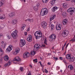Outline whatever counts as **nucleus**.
Masks as SVG:
<instances>
[{
	"label": "nucleus",
	"instance_id": "f257e3e1",
	"mask_svg": "<svg viewBox=\"0 0 75 75\" xmlns=\"http://www.w3.org/2000/svg\"><path fill=\"white\" fill-rule=\"evenodd\" d=\"M40 47H41V46L40 44H36L35 45L34 51H31L30 52V56L31 57L35 55V54H36L35 51L39 50Z\"/></svg>",
	"mask_w": 75,
	"mask_h": 75
},
{
	"label": "nucleus",
	"instance_id": "f03ea898",
	"mask_svg": "<svg viewBox=\"0 0 75 75\" xmlns=\"http://www.w3.org/2000/svg\"><path fill=\"white\" fill-rule=\"evenodd\" d=\"M34 35L35 36L36 39L38 40L39 37H42V33L40 31H36L34 34Z\"/></svg>",
	"mask_w": 75,
	"mask_h": 75
},
{
	"label": "nucleus",
	"instance_id": "7ed1b4c3",
	"mask_svg": "<svg viewBox=\"0 0 75 75\" xmlns=\"http://www.w3.org/2000/svg\"><path fill=\"white\" fill-rule=\"evenodd\" d=\"M48 9L47 8H43L42 9L40 12L41 16H43L46 15L48 13Z\"/></svg>",
	"mask_w": 75,
	"mask_h": 75
},
{
	"label": "nucleus",
	"instance_id": "20e7f679",
	"mask_svg": "<svg viewBox=\"0 0 75 75\" xmlns=\"http://www.w3.org/2000/svg\"><path fill=\"white\" fill-rule=\"evenodd\" d=\"M14 63L15 64H20L21 61V58L19 56L16 57L14 59H13Z\"/></svg>",
	"mask_w": 75,
	"mask_h": 75
},
{
	"label": "nucleus",
	"instance_id": "39448f33",
	"mask_svg": "<svg viewBox=\"0 0 75 75\" xmlns=\"http://www.w3.org/2000/svg\"><path fill=\"white\" fill-rule=\"evenodd\" d=\"M68 31L67 30L63 31L62 34V35L63 37H66L69 34Z\"/></svg>",
	"mask_w": 75,
	"mask_h": 75
},
{
	"label": "nucleus",
	"instance_id": "423d86ee",
	"mask_svg": "<svg viewBox=\"0 0 75 75\" xmlns=\"http://www.w3.org/2000/svg\"><path fill=\"white\" fill-rule=\"evenodd\" d=\"M17 33H18V32L17 30H15L12 32L11 33V35L13 38H16V35H17Z\"/></svg>",
	"mask_w": 75,
	"mask_h": 75
},
{
	"label": "nucleus",
	"instance_id": "0eeeda50",
	"mask_svg": "<svg viewBox=\"0 0 75 75\" xmlns=\"http://www.w3.org/2000/svg\"><path fill=\"white\" fill-rule=\"evenodd\" d=\"M26 43L25 40H24L21 39V43H20L19 45L20 47H23L24 45H25Z\"/></svg>",
	"mask_w": 75,
	"mask_h": 75
},
{
	"label": "nucleus",
	"instance_id": "6e6552de",
	"mask_svg": "<svg viewBox=\"0 0 75 75\" xmlns=\"http://www.w3.org/2000/svg\"><path fill=\"white\" fill-rule=\"evenodd\" d=\"M67 12L69 13H71L72 14V13L75 12V8H70L67 10Z\"/></svg>",
	"mask_w": 75,
	"mask_h": 75
},
{
	"label": "nucleus",
	"instance_id": "1a4fd4ad",
	"mask_svg": "<svg viewBox=\"0 0 75 75\" xmlns=\"http://www.w3.org/2000/svg\"><path fill=\"white\" fill-rule=\"evenodd\" d=\"M47 23L45 21H43L41 23V25L42 27H43L45 29L47 27Z\"/></svg>",
	"mask_w": 75,
	"mask_h": 75
},
{
	"label": "nucleus",
	"instance_id": "9d476101",
	"mask_svg": "<svg viewBox=\"0 0 75 75\" xmlns=\"http://www.w3.org/2000/svg\"><path fill=\"white\" fill-rule=\"evenodd\" d=\"M50 38L52 41L53 40H54L56 38V35L54 34H52L50 36Z\"/></svg>",
	"mask_w": 75,
	"mask_h": 75
},
{
	"label": "nucleus",
	"instance_id": "9b49d317",
	"mask_svg": "<svg viewBox=\"0 0 75 75\" xmlns=\"http://www.w3.org/2000/svg\"><path fill=\"white\" fill-rule=\"evenodd\" d=\"M20 48H16L15 50V52H13V54L14 55H17V54H18L20 52Z\"/></svg>",
	"mask_w": 75,
	"mask_h": 75
},
{
	"label": "nucleus",
	"instance_id": "f8f14e48",
	"mask_svg": "<svg viewBox=\"0 0 75 75\" xmlns=\"http://www.w3.org/2000/svg\"><path fill=\"white\" fill-rule=\"evenodd\" d=\"M40 6V4L38 3L37 4L36 6L34 7L33 9L34 11H37V10H38V6Z\"/></svg>",
	"mask_w": 75,
	"mask_h": 75
},
{
	"label": "nucleus",
	"instance_id": "ddd939ff",
	"mask_svg": "<svg viewBox=\"0 0 75 75\" xmlns=\"http://www.w3.org/2000/svg\"><path fill=\"white\" fill-rule=\"evenodd\" d=\"M27 40L28 42H31L32 41V36L31 35H28Z\"/></svg>",
	"mask_w": 75,
	"mask_h": 75
},
{
	"label": "nucleus",
	"instance_id": "4468645a",
	"mask_svg": "<svg viewBox=\"0 0 75 75\" xmlns=\"http://www.w3.org/2000/svg\"><path fill=\"white\" fill-rule=\"evenodd\" d=\"M61 27H62L61 25L59 24L56 26V28L57 30H61Z\"/></svg>",
	"mask_w": 75,
	"mask_h": 75
},
{
	"label": "nucleus",
	"instance_id": "2eb2a0df",
	"mask_svg": "<svg viewBox=\"0 0 75 75\" xmlns=\"http://www.w3.org/2000/svg\"><path fill=\"white\" fill-rule=\"evenodd\" d=\"M29 56H30V53L28 52H27L23 54V58H27Z\"/></svg>",
	"mask_w": 75,
	"mask_h": 75
},
{
	"label": "nucleus",
	"instance_id": "dca6fc26",
	"mask_svg": "<svg viewBox=\"0 0 75 75\" xmlns=\"http://www.w3.org/2000/svg\"><path fill=\"white\" fill-rule=\"evenodd\" d=\"M11 47H12V46L11 45H9L8 47L6 49V52H10V51H11L12 50Z\"/></svg>",
	"mask_w": 75,
	"mask_h": 75
},
{
	"label": "nucleus",
	"instance_id": "f3484780",
	"mask_svg": "<svg viewBox=\"0 0 75 75\" xmlns=\"http://www.w3.org/2000/svg\"><path fill=\"white\" fill-rule=\"evenodd\" d=\"M6 18V16L4 14H0V19L1 20H4Z\"/></svg>",
	"mask_w": 75,
	"mask_h": 75
},
{
	"label": "nucleus",
	"instance_id": "a211bd4d",
	"mask_svg": "<svg viewBox=\"0 0 75 75\" xmlns=\"http://www.w3.org/2000/svg\"><path fill=\"white\" fill-rule=\"evenodd\" d=\"M16 15V14L14 12H12L8 14V16L9 17H13Z\"/></svg>",
	"mask_w": 75,
	"mask_h": 75
},
{
	"label": "nucleus",
	"instance_id": "6ab92c4d",
	"mask_svg": "<svg viewBox=\"0 0 75 75\" xmlns=\"http://www.w3.org/2000/svg\"><path fill=\"white\" fill-rule=\"evenodd\" d=\"M62 6L64 8H68V4L67 3H65L62 4Z\"/></svg>",
	"mask_w": 75,
	"mask_h": 75
},
{
	"label": "nucleus",
	"instance_id": "aec40b11",
	"mask_svg": "<svg viewBox=\"0 0 75 75\" xmlns=\"http://www.w3.org/2000/svg\"><path fill=\"white\" fill-rule=\"evenodd\" d=\"M58 8H59L56 6L52 8V11H54V12H55V11H56L57 10Z\"/></svg>",
	"mask_w": 75,
	"mask_h": 75
},
{
	"label": "nucleus",
	"instance_id": "412c9836",
	"mask_svg": "<svg viewBox=\"0 0 75 75\" xmlns=\"http://www.w3.org/2000/svg\"><path fill=\"white\" fill-rule=\"evenodd\" d=\"M55 17H56V15H54L52 16H51L50 17V21H51L52 20H54V19H55Z\"/></svg>",
	"mask_w": 75,
	"mask_h": 75
},
{
	"label": "nucleus",
	"instance_id": "4be33fe9",
	"mask_svg": "<svg viewBox=\"0 0 75 75\" xmlns=\"http://www.w3.org/2000/svg\"><path fill=\"white\" fill-rule=\"evenodd\" d=\"M68 23V20L67 19H65L63 20L62 21V23L64 25H66Z\"/></svg>",
	"mask_w": 75,
	"mask_h": 75
},
{
	"label": "nucleus",
	"instance_id": "5701e85b",
	"mask_svg": "<svg viewBox=\"0 0 75 75\" xmlns=\"http://www.w3.org/2000/svg\"><path fill=\"white\" fill-rule=\"evenodd\" d=\"M11 23L12 24L14 25L17 23V21L16 19H14L12 21Z\"/></svg>",
	"mask_w": 75,
	"mask_h": 75
},
{
	"label": "nucleus",
	"instance_id": "b1692460",
	"mask_svg": "<svg viewBox=\"0 0 75 75\" xmlns=\"http://www.w3.org/2000/svg\"><path fill=\"white\" fill-rule=\"evenodd\" d=\"M4 58L5 61H8L9 59V57H8L7 55H5L4 57Z\"/></svg>",
	"mask_w": 75,
	"mask_h": 75
},
{
	"label": "nucleus",
	"instance_id": "393cba45",
	"mask_svg": "<svg viewBox=\"0 0 75 75\" xmlns=\"http://www.w3.org/2000/svg\"><path fill=\"white\" fill-rule=\"evenodd\" d=\"M68 68L70 70H72V69H73V68H74V67L73 66L71 65H69L68 67Z\"/></svg>",
	"mask_w": 75,
	"mask_h": 75
},
{
	"label": "nucleus",
	"instance_id": "a878e982",
	"mask_svg": "<svg viewBox=\"0 0 75 75\" xmlns=\"http://www.w3.org/2000/svg\"><path fill=\"white\" fill-rule=\"evenodd\" d=\"M56 0H51L50 1V4L52 5H54L55 3Z\"/></svg>",
	"mask_w": 75,
	"mask_h": 75
},
{
	"label": "nucleus",
	"instance_id": "bb28decb",
	"mask_svg": "<svg viewBox=\"0 0 75 75\" xmlns=\"http://www.w3.org/2000/svg\"><path fill=\"white\" fill-rule=\"evenodd\" d=\"M7 45V43L6 42H4V44H2L1 45V47L2 48H6V45Z\"/></svg>",
	"mask_w": 75,
	"mask_h": 75
},
{
	"label": "nucleus",
	"instance_id": "cd10ccee",
	"mask_svg": "<svg viewBox=\"0 0 75 75\" xmlns=\"http://www.w3.org/2000/svg\"><path fill=\"white\" fill-rule=\"evenodd\" d=\"M26 26V25L25 24H23L21 29V31H23L24 30V28H25Z\"/></svg>",
	"mask_w": 75,
	"mask_h": 75
},
{
	"label": "nucleus",
	"instance_id": "c85d7f7f",
	"mask_svg": "<svg viewBox=\"0 0 75 75\" xmlns=\"http://www.w3.org/2000/svg\"><path fill=\"white\" fill-rule=\"evenodd\" d=\"M75 58L74 57H73L72 58L71 57L69 61L70 62H73L74 61H75Z\"/></svg>",
	"mask_w": 75,
	"mask_h": 75
},
{
	"label": "nucleus",
	"instance_id": "c756f323",
	"mask_svg": "<svg viewBox=\"0 0 75 75\" xmlns=\"http://www.w3.org/2000/svg\"><path fill=\"white\" fill-rule=\"evenodd\" d=\"M62 15L63 17H65L67 16V13L65 12H64L62 13Z\"/></svg>",
	"mask_w": 75,
	"mask_h": 75
},
{
	"label": "nucleus",
	"instance_id": "7c9ffc66",
	"mask_svg": "<svg viewBox=\"0 0 75 75\" xmlns=\"http://www.w3.org/2000/svg\"><path fill=\"white\" fill-rule=\"evenodd\" d=\"M7 38L8 40H10L11 38V36L10 35H8Z\"/></svg>",
	"mask_w": 75,
	"mask_h": 75
},
{
	"label": "nucleus",
	"instance_id": "2f4dec72",
	"mask_svg": "<svg viewBox=\"0 0 75 75\" xmlns=\"http://www.w3.org/2000/svg\"><path fill=\"white\" fill-rule=\"evenodd\" d=\"M54 28V25L52 24L51 25V31H53Z\"/></svg>",
	"mask_w": 75,
	"mask_h": 75
},
{
	"label": "nucleus",
	"instance_id": "473e14b6",
	"mask_svg": "<svg viewBox=\"0 0 75 75\" xmlns=\"http://www.w3.org/2000/svg\"><path fill=\"white\" fill-rule=\"evenodd\" d=\"M66 58L67 59H70L71 58V56H70V55L69 54H67L66 56Z\"/></svg>",
	"mask_w": 75,
	"mask_h": 75
},
{
	"label": "nucleus",
	"instance_id": "72a5a7b5",
	"mask_svg": "<svg viewBox=\"0 0 75 75\" xmlns=\"http://www.w3.org/2000/svg\"><path fill=\"white\" fill-rule=\"evenodd\" d=\"M28 21H29L30 22H33L34 21L33 19L29 18L28 19Z\"/></svg>",
	"mask_w": 75,
	"mask_h": 75
},
{
	"label": "nucleus",
	"instance_id": "f704fd0d",
	"mask_svg": "<svg viewBox=\"0 0 75 75\" xmlns=\"http://www.w3.org/2000/svg\"><path fill=\"white\" fill-rule=\"evenodd\" d=\"M7 64V65L8 66L11 64V60H10V61H9L7 63H6Z\"/></svg>",
	"mask_w": 75,
	"mask_h": 75
},
{
	"label": "nucleus",
	"instance_id": "c9c22d12",
	"mask_svg": "<svg viewBox=\"0 0 75 75\" xmlns=\"http://www.w3.org/2000/svg\"><path fill=\"white\" fill-rule=\"evenodd\" d=\"M33 62L34 63H36L37 62H37V59H33Z\"/></svg>",
	"mask_w": 75,
	"mask_h": 75
},
{
	"label": "nucleus",
	"instance_id": "e433bc0d",
	"mask_svg": "<svg viewBox=\"0 0 75 75\" xmlns=\"http://www.w3.org/2000/svg\"><path fill=\"white\" fill-rule=\"evenodd\" d=\"M47 39H45L44 40V44L45 45H47Z\"/></svg>",
	"mask_w": 75,
	"mask_h": 75
},
{
	"label": "nucleus",
	"instance_id": "4c0bfd02",
	"mask_svg": "<svg viewBox=\"0 0 75 75\" xmlns=\"http://www.w3.org/2000/svg\"><path fill=\"white\" fill-rule=\"evenodd\" d=\"M43 3H47L48 1V0H42Z\"/></svg>",
	"mask_w": 75,
	"mask_h": 75
},
{
	"label": "nucleus",
	"instance_id": "58836bf2",
	"mask_svg": "<svg viewBox=\"0 0 75 75\" xmlns=\"http://www.w3.org/2000/svg\"><path fill=\"white\" fill-rule=\"evenodd\" d=\"M53 58L54 59L55 61H57V60L58 59V57H53Z\"/></svg>",
	"mask_w": 75,
	"mask_h": 75
},
{
	"label": "nucleus",
	"instance_id": "ea45409f",
	"mask_svg": "<svg viewBox=\"0 0 75 75\" xmlns=\"http://www.w3.org/2000/svg\"><path fill=\"white\" fill-rule=\"evenodd\" d=\"M70 41H72V42H74V41H75V38L74 37V38L70 40Z\"/></svg>",
	"mask_w": 75,
	"mask_h": 75
},
{
	"label": "nucleus",
	"instance_id": "a19ab883",
	"mask_svg": "<svg viewBox=\"0 0 75 75\" xmlns=\"http://www.w3.org/2000/svg\"><path fill=\"white\" fill-rule=\"evenodd\" d=\"M4 5L3 3H2L0 1V7H3Z\"/></svg>",
	"mask_w": 75,
	"mask_h": 75
},
{
	"label": "nucleus",
	"instance_id": "79ce46f5",
	"mask_svg": "<svg viewBox=\"0 0 75 75\" xmlns=\"http://www.w3.org/2000/svg\"><path fill=\"white\" fill-rule=\"evenodd\" d=\"M2 52H3L2 49L0 48V55H2V54H1Z\"/></svg>",
	"mask_w": 75,
	"mask_h": 75
},
{
	"label": "nucleus",
	"instance_id": "37998d69",
	"mask_svg": "<svg viewBox=\"0 0 75 75\" xmlns=\"http://www.w3.org/2000/svg\"><path fill=\"white\" fill-rule=\"evenodd\" d=\"M2 3H3L4 4V3H5V0H2L1 1Z\"/></svg>",
	"mask_w": 75,
	"mask_h": 75
},
{
	"label": "nucleus",
	"instance_id": "c03bdc74",
	"mask_svg": "<svg viewBox=\"0 0 75 75\" xmlns=\"http://www.w3.org/2000/svg\"><path fill=\"white\" fill-rule=\"evenodd\" d=\"M3 36V34L2 33H0V38H1Z\"/></svg>",
	"mask_w": 75,
	"mask_h": 75
},
{
	"label": "nucleus",
	"instance_id": "a18cd8bd",
	"mask_svg": "<svg viewBox=\"0 0 75 75\" xmlns=\"http://www.w3.org/2000/svg\"><path fill=\"white\" fill-rule=\"evenodd\" d=\"M20 70L21 71H23V67H20Z\"/></svg>",
	"mask_w": 75,
	"mask_h": 75
},
{
	"label": "nucleus",
	"instance_id": "49530a36",
	"mask_svg": "<svg viewBox=\"0 0 75 75\" xmlns=\"http://www.w3.org/2000/svg\"><path fill=\"white\" fill-rule=\"evenodd\" d=\"M45 73H48V70H47V69H45Z\"/></svg>",
	"mask_w": 75,
	"mask_h": 75
},
{
	"label": "nucleus",
	"instance_id": "de8ad7c7",
	"mask_svg": "<svg viewBox=\"0 0 75 75\" xmlns=\"http://www.w3.org/2000/svg\"><path fill=\"white\" fill-rule=\"evenodd\" d=\"M32 17H33V15H32L31 14H30L29 16V17H30V18H31Z\"/></svg>",
	"mask_w": 75,
	"mask_h": 75
},
{
	"label": "nucleus",
	"instance_id": "09e8293b",
	"mask_svg": "<svg viewBox=\"0 0 75 75\" xmlns=\"http://www.w3.org/2000/svg\"><path fill=\"white\" fill-rule=\"evenodd\" d=\"M59 59H60L61 60H63V58L61 57H59Z\"/></svg>",
	"mask_w": 75,
	"mask_h": 75
},
{
	"label": "nucleus",
	"instance_id": "8fccbe9b",
	"mask_svg": "<svg viewBox=\"0 0 75 75\" xmlns=\"http://www.w3.org/2000/svg\"><path fill=\"white\" fill-rule=\"evenodd\" d=\"M28 75H31V72H29L28 73Z\"/></svg>",
	"mask_w": 75,
	"mask_h": 75
},
{
	"label": "nucleus",
	"instance_id": "3c124183",
	"mask_svg": "<svg viewBox=\"0 0 75 75\" xmlns=\"http://www.w3.org/2000/svg\"><path fill=\"white\" fill-rule=\"evenodd\" d=\"M45 47V45H42L41 47Z\"/></svg>",
	"mask_w": 75,
	"mask_h": 75
},
{
	"label": "nucleus",
	"instance_id": "603ef678",
	"mask_svg": "<svg viewBox=\"0 0 75 75\" xmlns=\"http://www.w3.org/2000/svg\"><path fill=\"white\" fill-rule=\"evenodd\" d=\"M4 42L3 41H2L1 42V44H4Z\"/></svg>",
	"mask_w": 75,
	"mask_h": 75
},
{
	"label": "nucleus",
	"instance_id": "864d4df0",
	"mask_svg": "<svg viewBox=\"0 0 75 75\" xmlns=\"http://www.w3.org/2000/svg\"><path fill=\"white\" fill-rule=\"evenodd\" d=\"M47 65H51V63L48 62L47 63Z\"/></svg>",
	"mask_w": 75,
	"mask_h": 75
},
{
	"label": "nucleus",
	"instance_id": "5fc2aeb1",
	"mask_svg": "<svg viewBox=\"0 0 75 75\" xmlns=\"http://www.w3.org/2000/svg\"><path fill=\"white\" fill-rule=\"evenodd\" d=\"M27 35V32H25V35Z\"/></svg>",
	"mask_w": 75,
	"mask_h": 75
},
{
	"label": "nucleus",
	"instance_id": "6e6d98bb",
	"mask_svg": "<svg viewBox=\"0 0 75 75\" xmlns=\"http://www.w3.org/2000/svg\"><path fill=\"white\" fill-rule=\"evenodd\" d=\"M30 31V28H28L27 30V31Z\"/></svg>",
	"mask_w": 75,
	"mask_h": 75
},
{
	"label": "nucleus",
	"instance_id": "4d7b16f0",
	"mask_svg": "<svg viewBox=\"0 0 75 75\" xmlns=\"http://www.w3.org/2000/svg\"><path fill=\"white\" fill-rule=\"evenodd\" d=\"M2 57L0 58V61H2Z\"/></svg>",
	"mask_w": 75,
	"mask_h": 75
},
{
	"label": "nucleus",
	"instance_id": "13d9d810",
	"mask_svg": "<svg viewBox=\"0 0 75 75\" xmlns=\"http://www.w3.org/2000/svg\"><path fill=\"white\" fill-rule=\"evenodd\" d=\"M69 44H68L67 45H66V48H67V47H68V45H69Z\"/></svg>",
	"mask_w": 75,
	"mask_h": 75
},
{
	"label": "nucleus",
	"instance_id": "bf43d9fd",
	"mask_svg": "<svg viewBox=\"0 0 75 75\" xmlns=\"http://www.w3.org/2000/svg\"><path fill=\"white\" fill-rule=\"evenodd\" d=\"M29 66L30 67V68H32V67H33V66L31 64Z\"/></svg>",
	"mask_w": 75,
	"mask_h": 75
},
{
	"label": "nucleus",
	"instance_id": "052dcab7",
	"mask_svg": "<svg viewBox=\"0 0 75 75\" xmlns=\"http://www.w3.org/2000/svg\"><path fill=\"white\" fill-rule=\"evenodd\" d=\"M66 44H67V42H66V43H64V47H65V45H66Z\"/></svg>",
	"mask_w": 75,
	"mask_h": 75
},
{
	"label": "nucleus",
	"instance_id": "680f3d73",
	"mask_svg": "<svg viewBox=\"0 0 75 75\" xmlns=\"http://www.w3.org/2000/svg\"><path fill=\"white\" fill-rule=\"evenodd\" d=\"M64 46H62V50H64Z\"/></svg>",
	"mask_w": 75,
	"mask_h": 75
},
{
	"label": "nucleus",
	"instance_id": "e2e57ef3",
	"mask_svg": "<svg viewBox=\"0 0 75 75\" xmlns=\"http://www.w3.org/2000/svg\"><path fill=\"white\" fill-rule=\"evenodd\" d=\"M40 59L41 60H42V58L41 57H40Z\"/></svg>",
	"mask_w": 75,
	"mask_h": 75
},
{
	"label": "nucleus",
	"instance_id": "0e129e2a",
	"mask_svg": "<svg viewBox=\"0 0 75 75\" xmlns=\"http://www.w3.org/2000/svg\"><path fill=\"white\" fill-rule=\"evenodd\" d=\"M7 66L8 65H7V63L5 65V67H7Z\"/></svg>",
	"mask_w": 75,
	"mask_h": 75
},
{
	"label": "nucleus",
	"instance_id": "69168bd1",
	"mask_svg": "<svg viewBox=\"0 0 75 75\" xmlns=\"http://www.w3.org/2000/svg\"><path fill=\"white\" fill-rule=\"evenodd\" d=\"M50 55H51V54L50 53H48V56H50Z\"/></svg>",
	"mask_w": 75,
	"mask_h": 75
},
{
	"label": "nucleus",
	"instance_id": "338daca9",
	"mask_svg": "<svg viewBox=\"0 0 75 75\" xmlns=\"http://www.w3.org/2000/svg\"><path fill=\"white\" fill-rule=\"evenodd\" d=\"M1 11H2V10H1V9L0 8V13L1 12Z\"/></svg>",
	"mask_w": 75,
	"mask_h": 75
},
{
	"label": "nucleus",
	"instance_id": "774afa93",
	"mask_svg": "<svg viewBox=\"0 0 75 75\" xmlns=\"http://www.w3.org/2000/svg\"><path fill=\"white\" fill-rule=\"evenodd\" d=\"M64 62V63H66V61H65V60H63Z\"/></svg>",
	"mask_w": 75,
	"mask_h": 75
}]
</instances>
